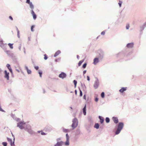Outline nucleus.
I'll list each match as a JSON object with an SVG mask.
<instances>
[{
    "instance_id": "f257e3e1",
    "label": "nucleus",
    "mask_w": 146,
    "mask_h": 146,
    "mask_svg": "<svg viewBox=\"0 0 146 146\" xmlns=\"http://www.w3.org/2000/svg\"><path fill=\"white\" fill-rule=\"evenodd\" d=\"M28 124H27L24 121L19 122L17 123V127H18L20 129H25L26 126Z\"/></svg>"
},
{
    "instance_id": "f03ea898",
    "label": "nucleus",
    "mask_w": 146,
    "mask_h": 146,
    "mask_svg": "<svg viewBox=\"0 0 146 146\" xmlns=\"http://www.w3.org/2000/svg\"><path fill=\"white\" fill-rule=\"evenodd\" d=\"M25 130L30 134L32 135L34 133V131L32 129L31 126L29 125L28 124L26 126Z\"/></svg>"
},
{
    "instance_id": "7ed1b4c3",
    "label": "nucleus",
    "mask_w": 146,
    "mask_h": 146,
    "mask_svg": "<svg viewBox=\"0 0 146 146\" xmlns=\"http://www.w3.org/2000/svg\"><path fill=\"white\" fill-rule=\"evenodd\" d=\"M72 122V127L73 129H74L78 126V120L76 118H75L73 119Z\"/></svg>"
},
{
    "instance_id": "20e7f679",
    "label": "nucleus",
    "mask_w": 146,
    "mask_h": 146,
    "mask_svg": "<svg viewBox=\"0 0 146 146\" xmlns=\"http://www.w3.org/2000/svg\"><path fill=\"white\" fill-rule=\"evenodd\" d=\"M95 79L94 82L93 86L95 89H97L99 87L100 83L99 80L97 78H95Z\"/></svg>"
},
{
    "instance_id": "39448f33",
    "label": "nucleus",
    "mask_w": 146,
    "mask_h": 146,
    "mask_svg": "<svg viewBox=\"0 0 146 146\" xmlns=\"http://www.w3.org/2000/svg\"><path fill=\"white\" fill-rule=\"evenodd\" d=\"M0 46L3 50H5L6 49H7V44L3 43V40L1 39L0 40Z\"/></svg>"
},
{
    "instance_id": "423d86ee",
    "label": "nucleus",
    "mask_w": 146,
    "mask_h": 146,
    "mask_svg": "<svg viewBox=\"0 0 146 146\" xmlns=\"http://www.w3.org/2000/svg\"><path fill=\"white\" fill-rule=\"evenodd\" d=\"M66 141L64 142V144L66 146H68L69 145L70 137L67 133L66 134Z\"/></svg>"
},
{
    "instance_id": "0eeeda50",
    "label": "nucleus",
    "mask_w": 146,
    "mask_h": 146,
    "mask_svg": "<svg viewBox=\"0 0 146 146\" xmlns=\"http://www.w3.org/2000/svg\"><path fill=\"white\" fill-rule=\"evenodd\" d=\"M146 27V25L144 23L142 25H140L139 26V31L140 33H142L143 31Z\"/></svg>"
},
{
    "instance_id": "6e6552de",
    "label": "nucleus",
    "mask_w": 146,
    "mask_h": 146,
    "mask_svg": "<svg viewBox=\"0 0 146 146\" xmlns=\"http://www.w3.org/2000/svg\"><path fill=\"white\" fill-rule=\"evenodd\" d=\"M98 53H99V57L100 58L102 59L104 55V52L101 50H99L98 51Z\"/></svg>"
},
{
    "instance_id": "1a4fd4ad",
    "label": "nucleus",
    "mask_w": 146,
    "mask_h": 146,
    "mask_svg": "<svg viewBox=\"0 0 146 146\" xmlns=\"http://www.w3.org/2000/svg\"><path fill=\"white\" fill-rule=\"evenodd\" d=\"M66 76V73L63 72H62L60 74H59L58 76V77L63 79L65 78Z\"/></svg>"
},
{
    "instance_id": "9d476101",
    "label": "nucleus",
    "mask_w": 146,
    "mask_h": 146,
    "mask_svg": "<svg viewBox=\"0 0 146 146\" xmlns=\"http://www.w3.org/2000/svg\"><path fill=\"white\" fill-rule=\"evenodd\" d=\"M7 139L8 141L10 143V144L11 145V146H12L13 145H14V141H15V138H14L13 139V141L12 139L9 138L8 137L7 138Z\"/></svg>"
},
{
    "instance_id": "9b49d317",
    "label": "nucleus",
    "mask_w": 146,
    "mask_h": 146,
    "mask_svg": "<svg viewBox=\"0 0 146 146\" xmlns=\"http://www.w3.org/2000/svg\"><path fill=\"white\" fill-rule=\"evenodd\" d=\"M4 78H6L7 80H9V73L7 72V70H5L4 71Z\"/></svg>"
},
{
    "instance_id": "f8f14e48",
    "label": "nucleus",
    "mask_w": 146,
    "mask_h": 146,
    "mask_svg": "<svg viewBox=\"0 0 146 146\" xmlns=\"http://www.w3.org/2000/svg\"><path fill=\"white\" fill-rule=\"evenodd\" d=\"M124 125V123L122 122H119V133L122 129Z\"/></svg>"
},
{
    "instance_id": "ddd939ff",
    "label": "nucleus",
    "mask_w": 146,
    "mask_h": 146,
    "mask_svg": "<svg viewBox=\"0 0 146 146\" xmlns=\"http://www.w3.org/2000/svg\"><path fill=\"white\" fill-rule=\"evenodd\" d=\"M134 46V43L133 42H131L128 43L126 46V47L129 48H131L133 47Z\"/></svg>"
},
{
    "instance_id": "4468645a",
    "label": "nucleus",
    "mask_w": 146,
    "mask_h": 146,
    "mask_svg": "<svg viewBox=\"0 0 146 146\" xmlns=\"http://www.w3.org/2000/svg\"><path fill=\"white\" fill-rule=\"evenodd\" d=\"M127 88L126 87H121V89L119 90V92L121 93H123L127 90Z\"/></svg>"
},
{
    "instance_id": "2eb2a0df",
    "label": "nucleus",
    "mask_w": 146,
    "mask_h": 146,
    "mask_svg": "<svg viewBox=\"0 0 146 146\" xmlns=\"http://www.w3.org/2000/svg\"><path fill=\"white\" fill-rule=\"evenodd\" d=\"M63 143L62 141H60V142H57L54 146H62Z\"/></svg>"
},
{
    "instance_id": "dca6fc26",
    "label": "nucleus",
    "mask_w": 146,
    "mask_h": 146,
    "mask_svg": "<svg viewBox=\"0 0 146 146\" xmlns=\"http://www.w3.org/2000/svg\"><path fill=\"white\" fill-rule=\"evenodd\" d=\"M6 66L7 67V68L9 70L11 73L12 74L13 71L11 68L10 65L9 64H8L6 65Z\"/></svg>"
},
{
    "instance_id": "f3484780",
    "label": "nucleus",
    "mask_w": 146,
    "mask_h": 146,
    "mask_svg": "<svg viewBox=\"0 0 146 146\" xmlns=\"http://www.w3.org/2000/svg\"><path fill=\"white\" fill-rule=\"evenodd\" d=\"M112 119L115 123H118V120L117 117H112Z\"/></svg>"
},
{
    "instance_id": "a211bd4d",
    "label": "nucleus",
    "mask_w": 146,
    "mask_h": 146,
    "mask_svg": "<svg viewBox=\"0 0 146 146\" xmlns=\"http://www.w3.org/2000/svg\"><path fill=\"white\" fill-rule=\"evenodd\" d=\"M99 60L98 58H96L94 59L93 64L94 65H96L99 62Z\"/></svg>"
},
{
    "instance_id": "6ab92c4d",
    "label": "nucleus",
    "mask_w": 146,
    "mask_h": 146,
    "mask_svg": "<svg viewBox=\"0 0 146 146\" xmlns=\"http://www.w3.org/2000/svg\"><path fill=\"white\" fill-rule=\"evenodd\" d=\"M31 14L33 16V19L34 20L36 19V16L33 10H31Z\"/></svg>"
},
{
    "instance_id": "aec40b11",
    "label": "nucleus",
    "mask_w": 146,
    "mask_h": 146,
    "mask_svg": "<svg viewBox=\"0 0 146 146\" xmlns=\"http://www.w3.org/2000/svg\"><path fill=\"white\" fill-rule=\"evenodd\" d=\"M29 5L31 9V10H33L34 8V6L33 5L32 2H31L29 3Z\"/></svg>"
},
{
    "instance_id": "412c9836",
    "label": "nucleus",
    "mask_w": 146,
    "mask_h": 146,
    "mask_svg": "<svg viewBox=\"0 0 146 146\" xmlns=\"http://www.w3.org/2000/svg\"><path fill=\"white\" fill-rule=\"evenodd\" d=\"M61 53V51L60 50H58L57 52H56L55 53L54 55V57H56L57 56H58Z\"/></svg>"
},
{
    "instance_id": "4be33fe9",
    "label": "nucleus",
    "mask_w": 146,
    "mask_h": 146,
    "mask_svg": "<svg viewBox=\"0 0 146 146\" xmlns=\"http://www.w3.org/2000/svg\"><path fill=\"white\" fill-rule=\"evenodd\" d=\"M99 118L100 120V122L101 123H102L104 121V120L103 118L100 116H99Z\"/></svg>"
},
{
    "instance_id": "5701e85b",
    "label": "nucleus",
    "mask_w": 146,
    "mask_h": 146,
    "mask_svg": "<svg viewBox=\"0 0 146 146\" xmlns=\"http://www.w3.org/2000/svg\"><path fill=\"white\" fill-rule=\"evenodd\" d=\"M83 111L84 114V115H86V105H85L84 107L83 108Z\"/></svg>"
},
{
    "instance_id": "b1692460",
    "label": "nucleus",
    "mask_w": 146,
    "mask_h": 146,
    "mask_svg": "<svg viewBox=\"0 0 146 146\" xmlns=\"http://www.w3.org/2000/svg\"><path fill=\"white\" fill-rule=\"evenodd\" d=\"M38 132V133H40L42 135H46V133L43 132L42 131H39Z\"/></svg>"
},
{
    "instance_id": "393cba45",
    "label": "nucleus",
    "mask_w": 146,
    "mask_h": 146,
    "mask_svg": "<svg viewBox=\"0 0 146 146\" xmlns=\"http://www.w3.org/2000/svg\"><path fill=\"white\" fill-rule=\"evenodd\" d=\"M99 124L98 123H96L94 125V127L96 129H98L99 128Z\"/></svg>"
},
{
    "instance_id": "a878e982",
    "label": "nucleus",
    "mask_w": 146,
    "mask_h": 146,
    "mask_svg": "<svg viewBox=\"0 0 146 146\" xmlns=\"http://www.w3.org/2000/svg\"><path fill=\"white\" fill-rule=\"evenodd\" d=\"M8 45L9 46L10 48L11 49H13V44H11L10 43H9L8 44Z\"/></svg>"
},
{
    "instance_id": "bb28decb",
    "label": "nucleus",
    "mask_w": 146,
    "mask_h": 146,
    "mask_svg": "<svg viewBox=\"0 0 146 146\" xmlns=\"http://www.w3.org/2000/svg\"><path fill=\"white\" fill-rule=\"evenodd\" d=\"M63 131L65 132V133H67L68 132H69L70 131L69 130L63 128Z\"/></svg>"
},
{
    "instance_id": "cd10ccee",
    "label": "nucleus",
    "mask_w": 146,
    "mask_h": 146,
    "mask_svg": "<svg viewBox=\"0 0 146 146\" xmlns=\"http://www.w3.org/2000/svg\"><path fill=\"white\" fill-rule=\"evenodd\" d=\"M115 134L117 135L119 134V125H117V130L115 133Z\"/></svg>"
},
{
    "instance_id": "c85d7f7f",
    "label": "nucleus",
    "mask_w": 146,
    "mask_h": 146,
    "mask_svg": "<svg viewBox=\"0 0 146 146\" xmlns=\"http://www.w3.org/2000/svg\"><path fill=\"white\" fill-rule=\"evenodd\" d=\"M106 123H108L110 121V119L109 118L107 117L106 118Z\"/></svg>"
},
{
    "instance_id": "c756f323",
    "label": "nucleus",
    "mask_w": 146,
    "mask_h": 146,
    "mask_svg": "<svg viewBox=\"0 0 146 146\" xmlns=\"http://www.w3.org/2000/svg\"><path fill=\"white\" fill-rule=\"evenodd\" d=\"M83 61L84 60H81L78 63V66H80L81 65L82 63L83 62Z\"/></svg>"
},
{
    "instance_id": "7c9ffc66",
    "label": "nucleus",
    "mask_w": 146,
    "mask_h": 146,
    "mask_svg": "<svg viewBox=\"0 0 146 146\" xmlns=\"http://www.w3.org/2000/svg\"><path fill=\"white\" fill-rule=\"evenodd\" d=\"M7 49H6L5 50H3L7 54H9L10 53V51H9V50H6Z\"/></svg>"
},
{
    "instance_id": "2f4dec72",
    "label": "nucleus",
    "mask_w": 146,
    "mask_h": 146,
    "mask_svg": "<svg viewBox=\"0 0 146 146\" xmlns=\"http://www.w3.org/2000/svg\"><path fill=\"white\" fill-rule=\"evenodd\" d=\"M73 82H74V87L75 88V87H76V86L77 82L75 80H74L73 81Z\"/></svg>"
},
{
    "instance_id": "473e14b6",
    "label": "nucleus",
    "mask_w": 146,
    "mask_h": 146,
    "mask_svg": "<svg viewBox=\"0 0 146 146\" xmlns=\"http://www.w3.org/2000/svg\"><path fill=\"white\" fill-rule=\"evenodd\" d=\"M130 27L129 25V24H127L126 25V29L128 30L129 29Z\"/></svg>"
},
{
    "instance_id": "72a5a7b5",
    "label": "nucleus",
    "mask_w": 146,
    "mask_h": 146,
    "mask_svg": "<svg viewBox=\"0 0 146 146\" xmlns=\"http://www.w3.org/2000/svg\"><path fill=\"white\" fill-rule=\"evenodd\" d=\"M14 119H15V120L17 121H18V122H19V121H20V118H14Z\"/></svg>"
},
{
    "instance_id": "f704fd0d",
    "label": "nucleus",
    "mask_w": 146,
    "mask_h": 146,
    "mask_svg": "<svg viewBox=\"0 0 146 146\" xmlns=\"http://www.w3.org/2000/svg\"><path fill=\"white\" fill-rule=\"evenodd\" d=\"M122 13V11H121L120 13V14H121L120 17L121 18L122 17V19H123L125 17V15L124 14H123V15H121Z\"/></svg>"
},
{
    "instance_id": "c9c22d12",
    "label": "nucleus",
    "mask_w": 146,
    "mask_h": 146,
    "mask_svg": "<svg viewBox=\"0 0 146 146\" xmlns=\"http://www.w3.org/2000/svg\"><path fill=\"white\" fill-rule=\"evenodd\" d=\"M3 146H7V143L6 142H3L2 143Z\"/></svg>"
},
{
    "instance_id": "e433bc0d",
    "label": "nucleus",
    "mask_w": 146,
    "mask_h": 146,
    "mask_svg": "<svg viewBox=\"0 0 146 146\" xmlns=\"http://www.w3.org/2000/svg\"><path fill=\"white\" fill-rule=\"evenodd\" d=\"M27 73L28 74H30L31 73V71L30 70H28L27 71Z\"/></svg>"
},
{
    "instance_id": "4c0bfd02",
    "label": "nucleus",
    "mask_w": 146,
    "mask_h": 146,
    "mask_svg": "<svg viewBox=\"0 0 146 146\" xmlns=\"http://www.w3.org/2000/svg\"><path fill=\"white\" fill-rule=\"evenodd\" d=\"M101 96L102 98H104V92H102L101 94Z\"/></svg>"
},
{
    "instance_id": "58836bf2",
    "label": "nucleus",
    "mask_w": 146,
    "mask_h": 146,
    "mask_svg": "<svg viewBox=\"0 0 146 146\" xmlns=\"http://www.w3.org/2000/svg\"><path fill=\"white\" fill-rule=\"evenodd\" d=\"M87 65V64L86 63H84L82 66V67L83 68H85L86 66Z\"/></svg>"
},
{
    "instance_id": "ea45409f",
    "label": "nucleus",
    "mask_w": 146,
    "mask_h": 146,
    "mask_svg": "<svg viewBox=\"0 0 146 146\" xmlns=\"http://www.w3.org/2000/svg\"><path fill=\"white\" fill-rule=\"evenodd\" d=\"M38 73L39 74L40 76L41 77H42V72L41 71H39L38 72Z\"/></svg>"
},
{
    "instance_id": "a19ab883",
    "label": "nucleus",
    "mask_w": 146,
    "mask_h": 146,
    "mask_svg": "<svg viewBox=\"0 0 146 146\" xmlns=\"http://www.w3.org/2000/svg\"><path fill=\"white\" fill-rule=\"evenodd\" d=\"M80 96H82V91L80 89Z\"/></svg>"
},
{
    "instance_id": "79ce46f5",
    "label": "nucleus",
    "mask_w": 146,
    "mask_h": 146,
    "mask_svg": "<svg viewBox=\"0 0 146 146\" xmlns=\"http://www.w3.org/2000/svg\"><path fill=\"white\" fill-rule=\"evenodd\" d=\"M122 3V1H119V7H121Z\"/></svg>"
},
{
    "instance_id": "37998d69",
    "label": "nucleus",
    "mask_w": 146,
    "mask_h": 146,
    "mask_svg": "<svg viewBox=\"0 0 146 146\" xmlns=\"http://www.w3.org/2000/svg\"><path fill=\"white\" fill-rule=\"evenodd\" d=\"M16 29L17 31V33L18 35L19 34V31L18 28L17 27H16Z\"/></svg>"
},
{
    "instance_id": "c03bdc74",
    "label": "nucleus",
    "mask_w": 146,
    "mask_h": 146,
    "mask_svg": "<svg viewBox=\"0 0 146 146\" xmlns=\"http://www.w3.org/2000/svg\"><path fill=\"white\" fill-rule=\"evenodd\" d=\"M34 27V25H33L31 26V31H34V30H33V28Z\"/></svg>"
},
{
    "instance_id": "a18cd8bd",
    "label": "nucleus",
    "mask_w": 146,
    "mask_h": 146,
    "mask_svg": "<svg viewBox=\"0 0 146 146\" xmlns=\"http://www.w3.org/2000/svg\"><path fill=\"white\" fill-rule=\"evenodd\" d=\"M44 59L45 60H46L48 58L46 56V54H45L44 55Z\"/></svg>"
},
{
    "instance_id": "49530a36",
    "label": "nucleus",
    "mask_w": 146,
    "mask_h": 146,
    "mask_svg": "<svg viewBox=\"0 0 146 146\" xmlns=\"http://www.w3.org/2000/svg\"><path fill=\"white\" fill-rule=\"evenodd\" d=\"M60 138H57L56 139V141L57 142H60Z\"/></svg>"
},
{
    "instance_id": "de8ad7c7",
    "label": "nucleus",
    "mask_w": 146,
    "mask_h": 146,
    "mask_svg": "<svg viewBox=\"0 0 146 146\" xmlns=\"http://www.w3.org/2000/svg\"><path fill=\"white\" fill-rule=\"evenodd\" d=\"M35 69L36 70H38V66H35Z\"/></svg>"
},
{
    "instance_id": "09e8293b",
    "label": "nucleus",
    "mask_w": 146,
    "mask_h": 146,
    "mask_svg": "<svg viewBox=\"0 0 146 146\" xmlns=\"http://www.w3.org/2000/svg\"><path fill=\"white\" fill-rule=\"evenodd\" d=\"M105 34V32L104 31H102L101 33V35H104Z\"/></svg>"
},
{
    "instance_id": "8fccbe9b",
    "label": "nucleus",
    "mask_w": 146,
    "mask_h": 146,
    "mask_svg": "<svg viewBox=\"0 0 146 146\" xmlns=\"http://www.w3.org/2000/svg\"><path fill=\"white\" fill-rule=\"evenodd\" d=\"M26 2L27 3L29 4L31 2H30V0H27Z\"/></svg>"
},
{
    "instance_id": "3c124183",
    "label": "nucleus",
    "mask_w": 146,
    "mask_h": 146,
    "mask_svg": "<svg viewBox=\"0 0 146 146\" xmlns=\"http://www.w3.org/2000/svg\"><path fill=\"white\" fill-rule=\"evenodd\" d=\"M21 45L20 44V46L18 47V48L20 51L21 50Z\"/></svg>"
},
{
    "instance_id": "603ef678",
    "label": "nucleus",
    "mask_w": 146,
    "mask_h": 146,
    "mask_svg": "<svg viewBox=\"0 0 146 146\" xmlns=\"http://www.w3.org/2000/svg\"><path fill=\"white\" fill-rule=\"evenodd\" d=\"M98 99L97 98H96L95 99V101L97 102L98 101Z\"/></svg>"
},
{
    "instance_id": "864d4df0",
    "label": "nucleus",
    "mask_w": 146,
    "mask_h": 146,
    "mask_svg": "<svg viewBox=\"0 0 146 146\" xmlns=\"http://www.w3.org/2000/svg\"><path fill=\"white\" fill-rule=\"evenodd\" d=\"M9 18L11 20H13V18L11 16H10L9 17Z\"/></svg>"
},
{
    "instance_id": "5fc2aeb1",
    "label": "nucleus",
    "mask_w": 146,
    "mask_h": 146,
    "mask_svg": "<svg viewBox=\"0 0 146 146\" xmlns=\"http://www.w3.org/2000/svg\"><path fill=\"white\" fill-rule=\"evenodd\" d=\"M87 80L89 81L90 80L89 77L88 76H87Z\"/></svg>"
},
{
    "instance_id": "6e6d98bb",
    "label": "nucleus",
    "mask_w": 146,
    "mask_h": 146,
    "mask_svg": "<svg viewBox=\"0 0 146 146\" xmlns=\"http://www.w3.org/2000/svg\"><path fill=\"white\" fill-rule=\"evenodd\" d=\"M25 69L27 70H27H29L28 67L26 66H25Z\"/></svg>"
},
{
    "instance_id": "4d7b16f0",
    "label": "nucleus",
    "mask_w": 146,
    "mask_h": 146,
    "mask_svg": "<svg viewBox=\"0 0 146 146\" xmlns=\"http://www.w3.org/2000/svg\"><path fill=\"white\" fill-rule=\"evenodd\" d=\"M86 70L84 71L83 72V74L84 75L86 73Z\"/></svg>"
},
{
    "instance_id": "13d9d810",
    "label": "nucleus",
    "mask_w": 146,
    "mask_h": 146,
    "mask_svg": "<svg viewBox=\"0 0 146 146\" xmlns=\"http://www.w3.org/2000/svg\"><path fill=\"white\" fill-rule=\"evenodd\" d=\"M83 98L85 100L86 99V95H85L84 96Z\"/></svg>"
},
{
    "instance_id": "bf43d9fd",
    "label": "nucleus",
    "mask_w": 146,
    "mask_h": 146,
    "mask_svg": "<svg viewBox=\"0 0 146 146\" xmlns=\"http://www.w3.org/2000/svg\"><path fill=\"white\" fill-rule=\"evenodd\" d=\"M58 59H56L55 60V61L56 62H57L58 61ZM58 60H60V59H59Z\"/></svg>"
},
{
    "instance_id": "052dcab7",
    "label": "nucleus",
    "mask_w": 146,
    "mask_h": 146,
    "mask_svg": "<svg viewBox=\"0 0 146 146\" xmlns=\"http://www.w3.org/2000/svg\"><path fill=\"white\" fill-rule=\"evenodd\" d=\"M77 57L78 59H79V56L78 55L77 56Z\"/></svg>"
},
{
    "instance_id": "680f3d73",
    "label": "nucleus",
    "mask_w": 146,
    "mask_h": 146,
    "mask_svg": "<svg viewBox=\"0 0 146 146\" xmlns=\"http://www.w3.org/2000/svg\"><path fill=\"white\" fill-rule=\"evenodd\" d=\"M75 93L76 94H77V90H75Z\"/></svg>"
},
{
    "instance_id": "e2e57ef3",
    "label": "nucleus",
    "mask_w": 146,
    "mask_h": 146,
    "mask_svg": "<svg viewBox=\"0 0 146 146\" xmlns=\"http://www.w3.org/2000/svg\"><path fill=\"white\" fill-rule=\"evenodd\" d=\"M17 36L19 38L20 36H19V34L18 35V34L17 33Z\"/></svg>"
},
{
    "instance_id": "0e129e2a",
    "label": "nucleus",
    "mask_w": 146,
    "mask_h": 146,
    "mask_svg": "<svg viewBox=\"0 0 146 146\" xmlns=\"http://www.w3.org/2000/svg\"><path fill=\"white\" fill-rule=\"evenodd\" d=\"M17 36L19 38L20 36H19V34L18 35V34L17 33Z\"/></svg>"
},
{
    "instance_id": "69168bd1",
    "label": "nucleus",
    "mask_w": 146,
    "mask_h": 146,
    "mask_svg": "<svg viewBox=\"0 0 146 146\" xmlns=\"http://www.w3.org/2000/svg\"><path fill=\"white\" fill-rule=\"evenodd\" d=\"M16 70L18 72H19V71L18 70L16 69Z\"/></svg>"
},
{
    "instance_id": "338daca9",
    "label": "nucleus",
    "mask_w": 146,
    "mask_h": 146,
    "mask_svg": "<svg viewBox=\"0 0 146 146\" xmlns=\"http://www.w3.org/2000/svg\"><path fill=\"white\" fill-rule=\"evenodd\" d=\"M12 133V136H13V137H14V135H13L12 134V133Z\"/></svg>"
},
{
    "instance_id": "774afa93",
    "label": "nucleus",
    "mask_w": 146,
    "mask_h": 146,
    "mask_svg": "<svg viewBox=\"0 0 146 146\" xmlns=\"http://www.w3.org/2000/svg\"><path fill=\"white\" fill-rule=\"evenodd\" d=\"M144 23L146 25V21Z\"/></svg>"
}]
</instances>
